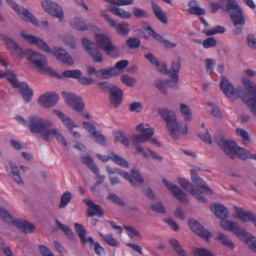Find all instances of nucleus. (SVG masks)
Returning <instances> with one entry per match:
<instances>
[{"instance_id": "1", "label": "nucleus", "mask_w": 256, "mask_h": 256, "mask_svg": "<svg viewBox=\"0 0 256 256\" xmlns=\"http://www.w3.org/2000/svg\"><path fill=\"white\" fill-rule=\"evenodd\" d=\"M22 37L31 44H35L44 52L48 54L52 53L56 58L61 62L68 66L74 64V60L65 50L60 48H54L52 50L48 45L40 38L33 35L26 34L25 32H20Z\"/></svg>"}, {"instance_id": "2", "label": "nucleus", "mask_w": 256, "mask_h": 256, "mask_svg": "<svg viewBox=\"0 0 256 256\" xmlns=\"http://www.w3.org/2000/svg\"><path fill=\"white\" fill-rule=\"evenodd\" d=\"M16 120L24 126H27L30 130L34 134H39L41 138L47 132L50 127L53 126V122L49 120H44L38 115H33L28 117L26 121L20 116H16Z\"/></svg>"}, {"instance_id": "3", "label": "nucleus", "mask_w": 256, "mask_h": 256, "mask_svg": "<svg viewBox=\"0 0 256 256\" xmlns=\"http://www.w3.org/2000/svg\"><path fill=\"white\" fill-rule=\"evenodd\" d=\"M210 7L212 13L216 12L220 8L226 11L234 26H243L245 24V19L242 14V10L235 0H228L226 8L215 2L211 3Z\"/></svg>"}, {"instance_id": "4", "label": "nucleus", "mask_w": 256, "mask_h": 256, "mask_svg": "<svg viewBox=\"0 0 256 256\" xmlns=\"http://www.w3.org/2000/svg\"><path fill=\"white\" fill-rule=\"evenodd\" d=\"M158 112L166 122L170 135L174 140H178L180 136V129L174 111L167 108H160L158 109Z\"/></svg>"}, {"instance_id": "5", "label": "nucleus", "mask_w": 256, "mask_h": 256, "mask_svg": "<svg viewBox=\"0 0 256 256\" xmlns=\"http://www.w3.org/2000/svg\"><path fill=\"white\" fill-rule=\"evenodd\" d=\"M222 228L235 234L248 246V248L256 254V237L247 232L240 225H222Z\"/></svg>"}, {"instance_id": "6", "label": "nucleus", "mask_w": 256, "mask_h": 256, "mask_svg": "<svg viewBox=\"0 0 256 256\" xmlns=\"http://www.w3.org/2000/svg\"><path fill=\"white\" fill-rule=\"evenodd\" d=\"M96 42L98 46L106 54L112 58L118 56L119 50L118 47L113 44L111 38L108 36L97 34L95 36Z\"/></svg>"}, {"instance_id": "7", "label": "nucleus", "mask_w": 256, "mask_h": 256, "mask_svg": "<svg viewBox=\"0 0 256 256\" xmlns=\"http://www.w3.org/2000/svg\"><path fill=\"white\" fill-rule=\"evenodd\" d=\"M242 82L251 96L250 98L246 96L243 98V102L247 104L252 112L256 116V84L247 78H243Z\"/></svg>"}, {"instance_id": "8", "label": "nucleus", "mask_w": 256, "mask_h": 256, "mask_svg": "<svg viewBox=\"0 0 256 256\" xmlns=\"http://www.w3.org/2000/svg\"><path fill=\"white\" fill-rule=\"evenodd\" d=\"M220 88L224 94L232 100L238 97L241 98L242 101L243 98L244 96L250 98L248 93L244 90L240 88L236 91L235 90L229 80L225 78H222L220 83Z\"/></svg>"}, {"instance_id": "9", "label": "nucleus", "mask_w": 256, "mask_h": 256, "mask_svg": "<svg viewBox=\"0 0 256 256\" xmlns=\"http://www.w3.org/2000/svg\"><path fill=\"white\" fill-rule=\"evenodd\" d=\"M82 45L94 62L100 63L103 61L102 54L92 41L88 38H83Z\"/></svg>"}, {"instance_id": "10", "label": "nucleus", "mask_w": 256, "mask_h": 256, "mask_svg": "<svg viewBox=\"0 0 256 256\" xmlns=\"http://www.w3.org/2000/svg\"><path fill=\"white\" fill-rule=\"evenodd\" d=\"M26 56L27 60L35 67L38 68L40 70H44L47 66V60L44 55L28 49L24 52V56Z\"/></svg>"}, {"instance_id": "11", "label": "nucleus", "mask_w": 256, "mask_h": 256, "mask_svg": "<svg viewBox=\"0 0 256 256\" xmlns=\"http://www.w3.org/2000/svg\"><path fill=\"white\" fill-rule=\"evenodd\" d=\"M100 13L109 25L115 28L118 36H125L128 34L130 28H128L129 25L127 22L117 23L109 15L107 14L104 10L100 11Z\"/></svg>"}, {"instance_id": "12", "label": "nucleus", "mask_w": 256, "mask_h": 256, "mask_svg": "<svg viewBox=\"0 0 256 256\" xmlns=\"http://www.w3.org/2000/svg\"><path fill=\"white\" fill-rule=\"evenodd\" d=\"M215 140L218 145L224 150L230 158H234V150L236 148V144L233 140H226L222 136H215Z\"/></svg>"}, {"instance_id": "13", "label": "nucleus", "mask_w": 256, "mask_h": 256, "mask_svg": "<svg viewBox=\"0 0 256 256\" xmlns=\"http://www.w3.org/2000/svg\"><path fill=\"white\" fill-rule=\"evenodd\" d=\"M41 4L46 12L58 18L60 22L62 20L64 12L60 6L49 0H42Z\"/></svg>"}, {"instance_id": "14", "label": "nucleus", "mask_w": 256, "mask_h": 256, "mask_svg": "<svg viewBox=\"0 0 256 256\" xmlns=\"http://www.w3.org/2000/svg\"><path fill=\"white\" fill-rule=\"evenodd\" d=\"M62 94L66 103L74 110L78 112H81L84 110V104L81 98L65 92H62Z\"/></svg>"}, {"instance_id": "15", "label": "nucleus", "mask_w": 256, "mask_h": 256, "mask_svg": "<svg viewBox=\"0 0 256 256\" xmlns=\"http://www.w3.org/2000/svg\"><path fill=\"white\" fill-rule=\"evenodd\" d=\"M52 112L56 114L61 120L62 123L66 126L71 134L76 138H78L80 136L78 132L74 131L73 128L78 127V126L72 120L63 113L62 111L54 109Z\"/></svg>"}, {"instance_id": "16", "label": "nucleus", "mask_w": 256, "mask_h": 256, "mask_svg": "<svg viewBox=\"0 0 256 256\" xmlns=\"http://www.w3.org/2000/svg\"><path fill=\"white\" fill-rule=\"evenodd\" d=\"M162 182L174 198L182 202L188 203L187 195L177 186L174 184L166 178L162 180Z\"/></svg>"}, {"instance_id": "17", "label": "nucleus", "mask_w": 256, "mask_h": 256, "mask_svg": "<svg viewBox=\"0 0 256 256\" xmlns=\"http://www.w3.org/2000/svg\"><path fill=\"white\" fill-rule=\"evenodd\" d=\"M178 182L182 188L190 192L196 200L202 203L206 202V199L204 196L194 188V186L192 183L182 178H180L178 179Z\"/></svg>"}, {"instance_id": "18", "label": "nucleus", "mask_w": 256, "mask_h": 256, "mask_svg": "<svg viewBox=\"0 0 256 256\" xmlns=\"http://www.w3.org/2000/svg\"><path fill=\"white\" fill-rule=\"evenodd\" d=\"M235 216L240 219L243 222H252L256 224V215L251 211L244 210L242 208L237 206L233 207Z\"/></svg>"}, {"instance_id": "19", "label": "nucleus", "mask_w": 256, "mask_h": 256, "mask_svg": "<svg viewBox=\"0 0 256 256\" xmlns=\"http://www.w3.org/2000/svg\"><path fill=\"white\" fill-rule=\"evenodd\" d=\"M0 36L4 44L6 45L8 48L14 54L19 58H22L24 56V52L14 40L4 34H1Z\"/></svg>"}, {"instance_id": "20", "label": "nucleus", "mask_w": 256, "mask_h": 256, "mask_svg": "<svg viewBox=\"0 0 256 256\" xmlns=\"http://www.w3.org/2000/svg\"><path fill=\"white\" fill-rule=\"evenodd\" d=\"M58 100V96L56 93L46 92L39 96L38 104L43 108H51L54 106Z\"/></svg>"}, {"instance_id": "21", "label": "nucleus", "mask_w": 256, "mask_h": 256, "mask_svg": "<svg viewBox=\"0 0 256 256\" xmlns=\"http://www.w3.org/2000/svg\"><path fill=\"white\" fill-rule=\"evenodd\" d=\"M0 216L6 223L14 224H31L25 220L21 218H14L3 207H0Z\"/></svg>"}, {"instance_id": "22", "label": "nucleus", "mask_w": 256, "mask_h": 256, "mask_svg": "<svg viewBox=\"0 0 256 256\" xmlns=\"http://www.w3.org/2000/svg\"><path fill=\"white\" fill-rule=\"evenodd\" d=\"M44 136L43 140L46 142H48L51 139L52 136H54L61 144L64 146H66L67 144L66 140L60 130L52 126L50 127L47 132Z\"/></svg>"}, {"instance_id": "23", "label": "nucleus", "mask_w": 256, "mask_h": 256, "mask_svg": "<svg viewBox=\"0 0 256 256\" xmlns=\"http://www.w3.org/2000/svg\"><path fill=\"white\" fill-rule=\"evenodd\" d=\"M210 208L216 218L224 220L228 217V210L224 205L214 202L210 205Z\"/></svg>"}, {"instance_id": "24", "label": "nucleus", "mask_w": 256, "mask_h": 256, "mask_svg": "<svg viewBox=\"0 0 256 256\" xmlns=\"http://www.w3.org/2000/svg\"><path fill=\"white\" fill-rule=\"evenodd\" d=\"M110 102L114 108L118 107L122 101L123 93L122 90L116 86L110 92Z\"/></svg>"}, {"instance_id": "25", "label": "nucleus", "mask_w": 256, "mask_h": 256, "mask_svg": "<svg viewBox=\"0 0 256 256\" xmlns=\"http://www.w3.org/2000/svg\"><path fill=\"white\" fill-rule=\"evenodd\" d=\"M190 174L191 180L196 188L202 189L204 190L202 192H208L210 194H212V190L206 186V184L202 178L199 177L198 175L195 173L194 170H190Z\"/></svg>"}, {"instance_id": "26", "label": "nucleus", "mask_w": 256, "mask_h": 256, "mask_svg": "<svg viewBox=\"0 0 256 256\" xmlns=\"http://www.w3.org/2000/svg\"><path fill=\"white\" fill-rule=\"evenodd\" d=\"M18 14L25 21L30 22L32 24L38 27L39 26L40 24L38 20L28 9L22 7V8H20V9L18 10Z\"/></svg>"}, {"instance_id": "27", "label": "nucleus", "mask_w": 256, "mask_h": 256, "mask_svg": "<svg viewBox=\"0 0 256 256\" xmlns=\"http://www.w3.org/2000/svg\"><path fill=\"white\" fill-rule=\"evenodd\" d=\"M192 230L198 236L205 239L207 242L212 236L211 232L205 228L202 225H190Z\"/></svg>"}, {"instance_id": "28", "label": "nucleus", "mask_w": 256, "mask_h": 256, "mask_svg": "<svg viewBox=\"0 0 256 256\" xmlns=\"http://www.w3.org/2000/svg\"><path fill=\"white\" fill-rule=\"evenodd\" d=\"M146 134H139L136 135H132L130 138L132 142V145L140 144V143H144L150 139L152 136V132L150 130H148V132H146Z\"/></svg>"}, {"instance_id": "29", "label": "nucleus", "mask_w": 256, "mask_h": 256, "mask_svg": "<svg viewBox=\"0 0 256 256\" xmlns=\"http://www.w3.org/2000/svg\"><path fill=\"white\" fill-rule=\"evenodd\" d=\"M17 88H19L20 94L26 102L31 100L32 97L33 96V92L26 83L20 82V84Z\"/></svg>"}, {"instance_id": "30", "label": "nucleus", "mask_w": 256, "mask_h": 256, "mask_svg": "<svg viewBox=\"0 0 256 256\" xmlns=\"http://www.w3.org/2000/svg\"><path fill=\"white\" fill-rule=\"evenodd\" d=\"M151 4L153 12L156 18L162 22L166 24L168 22V18L166 12L153 1L151 2Z\"/></svg>"}, {"instance_id": "31", "label": "nucleus", "mask_w": 256, "mask_h": 256, "mask_svg": "<svg viewBox=\"0 0 256 256\" xmlns=\"http://www.w3.org/2000/svg\"><path fill=\"white\" fill-rule=\"evenodd\" d=\"M100 78H99L107 79L111 77L118 76L121 72L116 70L114 67L110 68H106L99 70Z\"/></svg>"}, {"instance_id": "32", "label": "nucleus", "mask_w": 256, "mask_h": 256, "mask_svg": "<svg viewBox=\"0 0 256 256\" xmlns=\"http://www.w3.org/2000/svg\"><path fill=\"white\" fill-rule=\"evenodd\" d=\"M214 240H218L222 244L230 248L233 249L234 247V244L232 240L222 232H217L214 236Z\"/></svg>"}, {"instance_id": "33", "label": "nucleus", "mask_w": 256, "mask_h": 256, "mask_svg": "<svg viewBox=\"0 0 256 256\" xmlns=\"http://www.w3.org/2000/svg\"><path fill=\"white\" fill-rule=\"evenodd\" d=\"M80 158L82 162L92 172H98V166L94 163L92 158L88 153H83Z\"/></svg>"}, {"instance_id": "34", "label": "nucleus", "mask_w": 256, "mask_h": 256, "mask_svg": "<svg viewBox=\"0 0 256 256\" xmlns=\"http://www.w3.org/2000/svg\"><path fill=\"white\" fill-rule=\"evenodd\" d=\"M108 10L113 14L122 18H130L132 17V14L130 12L118 7L111 6Z\"/></svg>"}, {"instance_id": "35", "label": "nucleus", "mask_w": 256, "mask_h": 256, "mask_svg": "<svg viewBox=\"0 0 256 256\" xmlns=\"http://www.w3.org/2000/svg\"><path fill=\"white\" fill-rule=\"evenodd\" d=\"M180 58H177L176 60L172 62V66L170 69L168 70V74L170 76H174L176 75L178 76V74L180 72Z\"/></svg>"}, {"instance_id": "36", "label": "nucleus", "mask_w": 256, "mask_h": 256, "mask_svg": "<svg viewBox=\"0 0 256 256\" xmlns=\"http://www.w3.org/2000/svg\"><path fill=\"white\" fill-rule=\"evenodd\" d=\"M70 24L74 28L78 30H84L86 29V24L80 17H75L70 21Z\"/></svg>"}, {"instance_id": "37", "label": "nucleus", "mask_w": 256, "mask_h": 256, "mask_svg": "<svg viewBox=\"0 0 256 256\" xmlns=\"http://www.w3.org/2000/svg\"><path fill=\"white\" fill-rule=\"evenodd\" d=\"M180 110L185 121L190 122L192 120V114L190 109L187 104L183 103L181 104H180Z\"/></svg>"}, {"instance_id": "38", "label": "nucleus", "mask_w": 256, "mask_h": 256, "mask_svg": "<svg viewBox=\"0 0 256 256\" xmlns=\"http://www.w3.org/2000/svg\"><path fill=\"white\" fill-rule=\"evenodd\" d=\"M6 77L14 88H17L20 82H18L16 75L14 72L6 70Z\"/></svg>"}, {"instance_id": "39", "label": "nucleus", "mask_w": 256, "mask_h": 256, "mask_svg": "<svg viewBox=\"0 0 256 256\" xmlns=\"http://www.w3.org/2000/svg\"><path fill=\"white\" fill-rule=\"evenodd\" d=\"M88 214L90 216H92L94 215H98L101 216L103 215L102 208L99 205L95 204L88 208Z\"/></svg>"}, {"instance_id": "40", "label": "nucleus", "mask_w": 256, "mask_h": 256, "mask_svg": "<svg viewBox=\"0 0 256 256\" xmlns=\"http://www.w3.org/2000/svg\"><path fill=\"white\" fill-rule=\"evenodd\" d=\"M75 230L79 236L83 244L86 243V230L82 225H74Z\"/></svg>"}, {"instance_id": "41", "label": "nucleus", "mask_w": 256, "mask_h": 256, "mask_svg": "<svg viewBox=\"0 0 256 256\" xmlns=\"http://www.w3.org/2000/svg\"><path fill=\"white\" fill-rule=\"evenodd\" d=\"M130 171L132 178L134 180V182L137 183V187H138L144 182V180L137 169L134 168Z\"/></svg>"}, {"instance_id": "42", "label": "nucleus", "mask_w": 256, "mask_h": 256, "mask_svg": "<svg viewBox=\"0 0 256 256\" xmlns=\"http://www.w3.org/2000/svg\"><path fill=\"white\" fill-rule=\"evenodd\" d=\"M64 77L78 79L82 75V72L79 70H66L62 72Z\"/></svg>"}, {"instance_id": "43", "label": "nucleus", "mask_w": 256, "mask_h": 256, "mask_svg": "<svg viewBox=\"0 0 256 256\" xmlns=\"http://www.w3.org/2000/svg\"><path fill=\"white\" fill-rule=\"evenodd\" d=\"M72 198V195L70 192L67 191L64 192L60 198V208H64L70 202Z\"/></svg>"}, {"instance_id": "44", "label": "nucleus", "mask_w": 256, "mask_h": 256, "mask_svg": "<svg viewBox=\"0 0 256 256\" xmlns=\"http://www.w3.org/2000/svg\"><path fill=\"white\" fill-rule=\"evenodd\" d=\"M126 44L129 48L135 49L140 46L141 42L139 38L136 37H130L127 39Z\"/></svg>"}, {"instance_id": "45", "label": "nucleus", "mask_w": 256, "mask_h": 256, "mask_svg": "<svg viewBox=\"0 0 256 256\" xmlns=\"http://www.w3.org/2000/svg\"><path fill=\"white\" fill-rule=\"evenodd\" d=\"M112 160L123 168H128V162L123 158L112 152Z\"/></svg>"}, {"instance_id": "46", "label": "nucleus", "mask_w": 256, "mask_h": 256, "mask_svg": "<svg viewBox=\"0 0 256 256\" xmlns=\"http://www.w3.org/2000/svg\"><path fill=\"white\" fill-rule=\"evenodd\" d=\"M17 229L24 234L34 232L36 229L34 225H15Z\"/></svg>"}, {"instance_id": "47", "label": "nucleus", "mask_w": 256, "mask_h": 256, "mask_svg": "<svg viewBox=\"0 0 256 256\" xmlns=\"http://www.w3.org/2000/svg\"><path fill=\"white\" fill-rule=\"evenodd\" d=\"M120 80L124 84L130 87L134 86L136 82V80L135 78L128 74L122 75Z\"/></svg>"}, {"instance_id": "48", "label": "nucleus", "mask_w": 256, "mask_h": 256, "mask_svg": "<svg viewBox=\"0 0 256 256\" xmlns=\"http://www.w3.org/2000/svg\"><path fill=\"white\" fill-rule=\"evenodd\" d=\"M116 140L120 141L124 146H129V141L125 134L121 132H117L114 134Z\"/></svg>"}, {"instance_id": "49", "label": "nucleus", "mask_w": 256, "mask_h": 256, "mask_svg": "<svg viewBox=\"0 0 256 256\" xmlns=\"http://www.w3.org/2000/svg\"><path fill=\"white\" fill-rule=\"evenodd\" d=\"M91 135L95 139L96 142L102 146H105L106 138L100 132L96 130Z\"/></svg>"}, {"instance_id": "50", "label": "nucleus", "mask_w": 256, "mask_h": 256, "mask_svg": "<svg viewBox=\"0 0 256 256\" xmlns=\"http://www.w3.org/2000/svg\"><path fill=\"white\" fill-rule=\"evenodd\" d=\"M236 154L240 158L245 160L248 156V152H246L244 148L236 146L234 150V155Z\"/></svg>"}, {"instance_id": "51", "label": "nucleus", "mask_w": 256, "mask_h": 256, "mask_svg": "<svg viewBox=\"0 0 256 256\" xmlns=\"http://www.w3.org/2000/svg\"><path fill=\"white\" fill-rule=\"evenodd\" d=\"M104 2H108L110 4L122 6L126 5L132 4L134 3V0H104Z\"/></svg>"}, {"instance_id": "52", "label": "nucleus", "mask_w": 256, "mask_h": 256, "mask_svg": "<svg viewBox=\"0 0 256 256\" xmlns=\"http://www.w3.org/2000/svg\"><path fill=\"white\" fill-rule=\"evenodd\" d=\"M236 134L242 138L244 142L248 143L250 142V138L248 133L244 129L237 128L236 130Z\"/></svg>"}, {"instance_id": "53", "label": "nucleus", "mask_w": 256, "mask_h": 256, "mask_svg": "<svg viewBox=\"0 0 256 256\" xmlns=\"http://www.w3.org/2000/svg\"><path fill=\"white\" fill-rule=\"evenodd\" d=\"M98 88L103 92H110L112 89L116 86L112 85V84L107 82H100L98 84Z\"/></svg>"}, {"instance_id": "54", "label": "nucleus", "mask_w": 256, "mask_h": 256, "mask_svg": "<svg viewBox=\"0 0 256 256\" xmlns=\"http://www.w3.org/2000/svg\"><path fill=\"white\" fill-rule=\"evenodd\" d=\"M146 30L148 31V34L152 36L155 40L161 44L162 43L164 38L156 32L151 26H148Z\"/></svg>"}, {"instance_id": "55", "label": "nucleus", "mask_w": 256, "mask_h": 256, "mask_svg": "<svg viewBox=\"0 0 256 256\" xmlns=\"http://www.w3.org/2000/svg\"><path fill=\"white\" fill-rule=\"evenodd\" d=\"M198 136L199 138L205 143L208 144H212V140L210 134H209L207 130H204L202 132H199Z\"/></svg>"}, {"instance_id": "56", "label": "nucleus", "mask_w": 256, "mask_h": 256, "mask_svg": "<svg viewBox=\"0 0 256 256\" xmlns=\"http://www.w3.org/2000/svg\"><path fill=\"white\" fill-rule=\"evenodd\" d=\"M107 198L113 202L121 206H124L125 204L124 202L114 194L110 193Z\"/></svg>"}, {"instance_id": "57", "label": "nucleus", "mask_w": 256, "mask_h": 256, "mask_svg": "<svg viewBox=\"0 0 256 256\" xmlns=\"http://www.w3.org/2000/svg\"><path fill=\"white\" fill-rule=\"evenodd\" d=\"M216 40L212 37H210L202 42V46L204 48L214 47L216 45Z\"/></svg>"}, {"instance_id": "58", "label": "nucleus", "mask_w": 256, "mask_h": 256, "mask_svg": "<svg viewBox=\"0 0 256 256\" xmlns=\"http://www.w3.org/2000/svg\"><path fill=\"white\" fill-rule=\"evenodd\" d=\"M188 11L191 14H195L198 16L203 15L206 14V10L204 8L198 6L190 8L188 10Z\"/></svg>"}, {"instance_id": "59", "label": "nucleus", "mask_w": 256, "mask_h": 256, "mask_svg": "<svg viewBox=\"0 0 256 256\" xmlns=\"http://www.w3.org/2000/svg\"><path fill=\"white\" fill-rule=\"evenodd\" d=\"M172 80H166L165 82L169 87L172 88L174 89H177L178 82V76L176 75H174V76H170Z\"/></svg>"}, {"instance_id": "60", "label": "nucleus", "mask_w": 256, "mask_h": 256, "mask_svg": "<svg viewBox=\"0 0 256 256\" xmlns=\"http://www.w3.org/2000/svg\"><path fill=\"white\" fill-rule=\"evenodd\" d=\"M165 81L163 82L161 80H156L154 82V86L158 88L163 94H166L167 90L165 86Z\"/></svg>"}, {"instance_id": "61", "label": "nucleus", "mask_w": 256, "mask_h": 256, "mask_svg": "<svg viewBox=\"0 0 256 256\" xmlns=\"http://www.w3.org/2000/svg\"><path fill=\"white\" fill-rule=\"evenodd\" d=\"M132 14L136 18H142L148 16V14L146 10L140 9L138 8H133Z\"/></svg>"}, {"instance_id": "62", "label": "nucleus", "mask_w": 256, "mask_h": 256, "mask_svg": "<svg viewBox=\"0 0 256 256\" xmlns=\"http://www.w3.org/2000/svg\"><path fill=\"white\" fill-rule=\"evenodd\" d=\"M142 109V105L141 102H134L129 106V110L130 112H140Z\"/></svg>"}, {"instance_id": "63", "label": "nucleus", "mask_w": 256, "mask_h": 256, "mask_svg": "<svg viewBox=\"0 0 256 256\" xmlns=\"http://www.w3.org/2000/svg\"><path fill=\"white\" fill-rule=\"evenodd\" d=\"M58 228L62 230L69 238L72 239L74 232L67 225H58Z\"/></svg>"}, {"instance_id": "64", "label": "nucleus", "mask_w": 256, "mask_h": 256, "mask_svg": "<svg viewBox=\"0 0 256 256\" xmlns=\"http://www.w3.org/2000/svg\"><path fill=\"white\" fill-rule=\"evenodd\" d=\"M38 248L42 256H54L52 252L46 246L39 245Z\"/></svg>"}]
</instances>
